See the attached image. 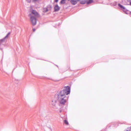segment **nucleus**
<instances>
[{
	"mask_svg": "<svg viewBox=\"0 0 131 131\" xmlns=\"http://www.w3.org/2000/svg\"><path fill=\"white\" fill-rule=\"evenodd\" d=\"M10 34V33L9 32L7 34V35L4 38H5V39H6V38H7L8 37Z\"/></svg>",
	"mask_w": 131,
	"mask_h": 131,
	"instance_id": "nucleus-13",
	"label": "nucleus"
},
{
	"mask_svg": "<svg viewBox=\"0 0 131 131\" xmlns=\"http://www.w3.org/2000/svg\"><path fill=\"white\" fill-rule=\"evenodd\" d=\"M33 31H35V29H33Z\"/></svg>",
	"mask_w": 131,
	"mask_h": 131,
	"instance_id": "nucleus-19",
	"label": "nucleus"
},
{
	"mask_svg": "<svg viewBox=\"0 0 131 131\" xmlns=\"http://www.w3.org/2000/svg\"><path fill=\"white\" fill-rule=\"evenodd\" d=\"M128 0V1H130V0Z\"/></svg>",
	"mask_w": 131,
	"mask_h": 131,
	"instance_id": "nucleus-22",
	"label": "nucleus"
},
{
	"mask_svg": "<svg viewBox=\"0 0 131 131\" xmlns=\"http://www.w3.org/2000/svg\"><path fill=\"white\" fill-rule=\"evenodd\" d=\"M43 10V12H47L48 10V7H47L44 8Z\"/></svg>",
	"mask_w": 131,
	"mask_h": 131,
	"instance_id": "nucleus-9",
	"label": "nucleus"
},
{
	"mask_svg": "<svg viewBox=\"0 0 131 131\" xmlns=\"http://www.w3.org/2000/svg\"><path fill=\"white\" fill-rule=\"evenodd\" d=\"M64 124H65L66 125H68L69 124V123L67 120H65L64 121Z\"/></svg>",
	"mask_w": 131,
	"mask_h": 131,
	"instance_id": "nucleus-11",
	"label": "nucleus"
},
{
	"mask_svg": "<svg viewBox=\"0 0 131 131\" xmlns=\"http://www.w3.org/2000/svg\"><path fill=\"white\" fill-rule=\"evenodd\" d=\"M70 93V88L68 86H65L63 90L57 92L56 96L58 98L61 104L66 103L67 100L66 95L69 94Z\"/></svg>",
	"mask_w": 131,
	"mask_h": 131,
	"instance_id": "nucleus-1",
	"label": "nucleus"
},
{
	"mask_svg": "<svg viewBox=\"0 0 131 131\" xmlns=\"http://www.w3.org/2000/svg\"><path fill=\"white\" fill-rule=\"evenodd\" d=\"M5 39V38H4L3 39L0 40V42H2V41H4Z\"/></svg>",
	"mask_w": 131,
	"mask_h": 131,
	"instance_id": "nucleus-15",
	"label": "nucleus"
},
{
	"mask_svg": "<svg viewBox=\"0 0 131 131\" xmlns=\"http://www.w3.org/2000/svg\"><path fill=\"white\" fill-rule=\"evenodd\" d=\"M59 0H55V2H57Z\"/></svg>",
	"mask_w": 131,
	"mask_h": 131,
	"instance_id": "nucleus-18",
	"label": "nucleus"
},
{
	"mask_svg": "<svg viewBox=\"0 0 131 131\" xmlns=\"http://www.w3.org/2000/svg\"><path fill=\"white\" fill-rule=\"evenodd\" d=\"M126 131H131V127L128 128Z\"/></svg>",
	"mask_w": 131,
	"mask_h": 131,
	"instance_id": "nucleus-14",
	"label": "nucleus"
},
{
	"mask_svg": "<svg viewBox=\"0 0 131 131\" xmlns=\"http://www.w3.org/2000/svg\"><path fill=\"white\" fill-rule=\"evenodd\" d=\"M30 21L32 25L34 26L36 24V19L35 18L32 16H31L30 17Z\"/></svg>",
	"mask_w": 131,
	"mask_h": 131,
	"instance_id": "nucleus-3",
	"label": "nucleus"
},
{
	"mask_svg": "<svg viewBox=\"0 0 131 131\" xmlns=\"http://www.w3.org/2000/svg\"><path fill=\"white\" fill-rule=\"evenodd\" d=\"M118 6L122 9H125V8L123 6L121 5L120 4H118Z\"/></svg>",
	"mask_w": 131,
	"mask_h": 131,
	"instance_id": "nucleus-12",
	"label": "nucleus"
},
{
	"mask_svg": "<svg viewBox=\"0 0 131 131\" xmlns=\"http://www.w3.org/2000/svg\"><path fill=\"white\" fill-rule=\"evenodd\" d=\"M130 4L131 5V2L130 3Z\"/></svg>",
	"mask_w": 131,
	"mask_h": 131,
	"instance_id": "nucleus-20",
	"label": "nucleus"
},
{
	"mask_svg": "<svg viewBox=\"0 0 131 131\" xmlns=\"http://www.w3.org/2000/svg\"><path fill=\"white\" fill-rule=\"evenodd\" d=\"M86 1V4H89L94 2V1L93 0H88V1Z\"/></svg>",
	"mask_w": 131,
	"mask_h": 131,
	"instance_id": "nucleus-6",
	"label": "nucleus"
},
{
	"mask_svg": "<svg viewBox=\"0 0 131 131\" xmlns=\"http://www.w3.org/2000/svg\"><path fill=\"white\" fill-rule=\"evenodd\" d=\"M130 14H131V12H130Z\"/></svg>",
	"mask_w": 131,
	"mask_h": 131,
	"instance_id": "nucleus-21",
	"label": "nucleus"
},
{
	"mask_svg": "<svg viewBox=\"0 0 131 131\" xmlns=\"http://www.w3.org/2000/svg\"><path fill=\"white\" fill-rule=\"evenodd\" d=\"M56 96L57 94L55 95L54 97L52 99L51 103V104L53 108L56 107L57 104V100H58L60 105L61 106L64 105L66 104L64 103V104H61L58 98Z\"/></svg>",
	"mask_w": 131,
	"mask_h": 131,
	"instance_id": "nucleus-2",
	"label": "nucleus"
},
{
	"mask_svg": "<svg viewBox=\"0 0 131 131\" xmlns=\"http://www.w3.org/2000/svg\"><path fill=\"white\" fill-rule=\"evenodd\" d=\"M31 0H27V1L28 3H30L31 1Z\"/></svg>",
	"mask_w": 131,
	"mask_h": 131,
	"instance_id": "nucleus-16",
	"label": "nucleus"
},
{
	"mask_svg": "<svg viewBox=\"0 0 131 131\" xmlns=\"http://www.w3.org/2000/svg\"><path fill=\"white\" fill-rule=\"evenodd\" d=\"M66 0H61L60 3V4H64L66 3Z\"/></svg>",
	"mask_w": 131,
	"mask_h": 131,
	"instance_id": "nucleus-10",
	"label": "nucleus"
},
{
	"mask_svg": "<svg viewBox=\"0 0 131 131\" xmlns=\"http://www.w3.org/2000/svg\"><path fill=\"white\" fill-rule=\"evenodd\" d=\"M60 7L58 5H56L54 7V10L55 11H57L59 10Z\"/></svg>",
	"mask_w": 131,
	"mask_h": 131,
	"instance_id": "nucleus-5",
	"label": "nucleus"
},
{
	"mask_svg": "<svg viewBox=\"0 0 131 131\" xmlns=\"http://www.w3.org/2000/svg\"><path fill=\"white\" fill-rule=\"evenodd\" d=\"M86 1L85 0H82L80 2V3L81 4H84L86 3Z\"/></svg>",
	"mask_w": 131,
	"mask_h": 131,
	"instance_id": "nucleus-8",
	"label": "nucleus"
},
{
	"mask_svg": "<svg viewBox=\"0 0 131 131\" xmlns=\"http://www.w3.org/2000/svg\"><path fill=\"white\" fill-rule=\"evenodd\" d=\"M68 0V1H70V0Z\"/></svg>",
	"mask_w": 131,
	"mask_h": 131,
	"instance_id": "nucleus-23",
	"label": "nucleus"
},
{
	"mask_svg": "<svg viewBox=\"0 0 131 131\" xmlns=\"http://www.w3.org/2000/svg\"><path fill=\"white\" fill-rule=\"evenodd\" d=\"M31 13H32L34 14L35 16H36L38 14V13L36 12L35 10H33L32 11Z\"/></svg>",
	"mask_w": 131,
	"mask_h": 131,
	"instance_id": "nucleus-7",
	"label": "nucleus"
},
{
	"mask_svg": "<svg viewBox=\"0 0 131 131\" xmlns=\"http://www.w3.org/2000/svg\"><path fill=\"white\" fill-rule=\"evenodd\" d=\"M38 0H32V1L33 2H37V1H38Z\"/></svg>",
	"mask_w": 131,
	"mask_h": 131,
	"instance_id": "nucleus-17",
	"label": "nucleus"
},
{
	"mask_svg": "<svg viewBox=\"0 0 131 131\" xmlns=\"http://www.w3.org/2000/svg\"><path fill=\"white\" fill-rule=\"evenodd\" d=\"M80 0H71V3L73 5H75L77 4L78 1H80Z\"/></svg>",
	"mask_w": 131,
	"mask_h": 131,
	"instance_id": "nucleus-4",
	"label": "nucleus"
}]
</instances>
